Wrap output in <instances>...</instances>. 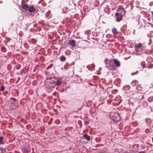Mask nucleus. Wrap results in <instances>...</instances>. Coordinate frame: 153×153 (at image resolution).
Returning <instances> with one entry per match:
<instances>
[{"label":"nucleus","mask_w":153,"mask_h":153,"mask_svg":"<svg viewBox=\"0 0 153 153\" xmlns=\"http://www.w3.org/2000/svg\"><path fill=\"white\" fill-rule=\"evenodd\" d=\"M105 62L106 67L111 70H114L117 67H119L120 66V62L116 59L114 60V63L116 65V67L111 64L112 62L111 60H108L107 59H106L105 60Z\"/></svg>","instance_id":"f257e3e1"},{"label":"nucleus","mask_w":153,"mask_h":153,"mask_svg":"<svg viewBox=\"0 0 153 153\" xmlns=\"http://www.w3.org/2000/svg\"><path fill=\"white\" fill-rule=\"evenodd\" d=\"M111 115L110 118L114 122H117L120 120V116L117 113H112Z\"/></svg>","instance_id":"f03ea898"},{"label":"nucleus","mask_w":153,"mask_h":153,"mask_svg":"<svg viewBox=\"0 0 153 153\" xmlns=\"http://www.w3.org/2000/svg\"><path fill=\"white\" fill-rule=\"evenodd\" d=\"M10 101L11 106L15 107H18V102L15 98L11 97L10 99Z\"/></svg>","instance_id":"7ed1b4c3"},{"label":"nucleus","mask_w":153,"mask_h":153,"mask_svg":"<svg viewBox=\"0 0 153 153\" xmlns=\"http://www.w3.org/2000/svg\"><path fill=\"white\" fill-rule=\"evenodd\" d=\"M117 13H118L123 16L124 15L126 12V11L125 9L121 6L119 7L118 9L117 10Z\"/></svg>","instance_id":"20e7f679"},{"label":"nucleus","mask_w":153,"mask_h":153,"mask_svg":"<svg viewBox=\"0 0 153 153\" xmlns=\"http://www.w3.org/2000/svg\"><path fill=\"white\" fill-rule=\"evenodd\" d=\"M137 52L136 55H140L144 53L146 51L145 47L143 46L138 49V51H136Z\"/></svg>","instance_id":"39448f33"},{"label":"nucleus","mask_w":153,"mask_h":153,"mask_svg":"<svg viewBox=\"0 0 153 153\" xmlns=\"http://www.w3.org/2000/svg\"><path fill=\"white\" fill-rule=\"evenodd\" d=\"M27 10L30 13H36L37 12L36 9L33 5L29 6Z\"/></svg>","instance_id":"423d86ee"},{"label":"nucleus","mask_w":153,"mask_h":153,"mask_svg":"<svg viewBox=\"0 0 153 153\" xmlns=\"http://www.w3.org/2000/svg\"><path fill=\"white\" fill-rule=\"evenodd\" d=\"M143 46V45L140 43H138L135 44L134 46L135 51H138L139 49Z\"/></svg>","instance_id":"0eeeda50"},{"label":"nucleus","mask_w":153,"mask_h":153,"mask_svg":"<svg viewBox=\"0 0 153 153\" xmlns=\"http://www.w3.org/2000/svg\"><path fill=\"white\" fill-rule=\"evenodd\" d=\"M115 15L116 16L117 18V21L118 22H119L121 20L122 17L123 16V15H121L120 14H119V13H115Z\"/></svg>","instance_id":"6e6552de"},{"label":"nucleus","mask_w":153,"mask_h":153,"mask_svg":"<svg viewBox=\"0 0 153 153\" xmlns=\"http://www.w3.org/2000/svg\"><path fill=\"white\" fill-rule=\"evenodd\" d=\"M21 5L23 9L25 10L26 11L27 10L29 6L26 4L24 3L23 1H22Z\"/></svg>","instance_id":"1a4fd4ad"},{"label":"nucleus","mask_w":153,"mask_h":153,"mask_svg":"<svg viewBox=\"0 0 153 153\" xmlns=\"http://www.w3.org/2000/svg\"><path fill=\"white\" fill-rule=\"evenodd\" d=\"M69 44L71 45L73 47H75V42L74 40H70L69 41Z\"/></svg>","instance_id":"9d476101"},{"label":"nucleus","mask_w":153,"mask_h":153,"mask_svg":"<svg viewBox=\"0 0 153 153\" xmlns=\"http://www.w3.org/2000/svg\"><path fill=\"white\" fill-rule=\"evenodd\" d=\"M20 149L23 153H28L29 152V149L25 147H22Z\"/></svg>","instance_id":"9b49d317"},{"label":"nucleus","mask_w":153,"mask_h":153,"mask_svg":"<svg viewBox=\"0 0 153 153\" xmlns=\"http://www.w3.org/2000/svg\"><path fill=\"white\" fill-rule=\"evenodd\" d=\"M83 137L85 139L88 141H89L90 140V137L87 134H84L83 135Z\"/></svg>","instance_id":"f8f14e48"},{"label":"nucleus","mask_w":153,"mask_h":153,"mask_svg":"<svg viewBox=\"0 0 153 153\" xmlns=\"http://www.w3.org/2000/svg\"><path fill=\"white\" fill-rule=\"evenodd\" d=\"M95 67V65L94 64L91 65H88L87 66V68L90 70V69H93Z\"/></svg>","instance_id":"ddd939ff"},{"label":"nucleus","mask_w":153,"mask_h":153,"mask_svg":"<svg viewBox=\"0 0 153 153\" xmlns=\"http://www.w3.org/2000/svg\"><path fill=\"white\" fill-rule=\"evenodd\" d=\"M112 33L114 34H117V29L115 28H114L112 29L111 30Z\"/></svg>","instance_id":"4468645a"},{"label":"nucleus","mask_w":153,"mask_h":153,"mask_svg":"<svg viewBox=\"0 0 153 153\" xmlns=\"http://www.w3.org/2000/svg\"><path fill=\"white\" fill-rule=\"evenodd\" d=\"M3 139L4 138L3 137H0V144H4Z\"/></svg>","instance_id":"2eb2a0df"},{"label":"nucleus","mask_w":153,"mask_h":153,"mask_svg":"<svg viewBox=\"0 0 153 153\" xmlns=\"http://www.w3.org/2000/svg\"><path fill=\"white\" fill-rule=\"evenodd\" d=\"M60 60L61 61H64L66 60V57L62 55L60 56Z\"/></svg>","instance_id":"dca6fc26"},{"label":"nucleus","mask_w":153,"mask_h":153,"mask_svg":"<svg viewBox=\"0 0 153 153\" xmlns=\"http://www.w3.org/2000/svg\"><path fill=\"white\" fill-rule=\"evenodd\" d=\"M62 82L61 81L58 80L55 83V85L59 86L62 83Z\"/></svg>","instance_id":"f3484780"},{"label":"nucleus","mask_w":153,"mask_h":153,"mask_svg":"<svg viewBox=\"0 0 153 153\" xmlns=\"http://www.w3.org/2000/svg\"><path fill=\"white\" fill-rule=\"evenodd\" d=\"M140 64L142 66V68H143V69L146 67V65H145V63L144 61H142L141 62Z\"/></svg>","instance_id":"a211bd4d"},{"label":"nucleus","mask_w":153,"mask_h":153,"mask_svg":"<svg viewBox=\"0 0 153 153\" xmlns=\"http://www.w3.org/2000/svg\"><path fill=\"white\" fill-rule=\"evenodd\" d=\"M5 89V87L4 85H2L0 89V91H4Z\"/></svg>","instance_id":"6ab92c4d"},{"label":"nucleus","mask_w":153,"mask_h":153,"mask_svg":"<svg viewBox=\"0 0 153 153\" xmlns=\"http://www.w3.org/2000/svg\"><path fill=\"white\" fill-rule=\"evenodd\" d=\"M25 70L24 69H22L20 71V74L21 75H22V74L24 73L25 74Z\"/></svg>","instance_id":"aec40b11"},{"label":"nucleus","mask_w":153,"mask_h":153,"mask_svg":"<svg viewBox=\"0 0 153 153\" xmlns=\"http://www.w3.org/2000/svg\"><path fill=\"white\" fill-rule=\"evenodd\" d=\"M0 150L1 151V153H4L5 151L4 150L3 148H0Z\"/></svg>","instance_id":"412c9836"},{"label":"nucleus","mask_w":153,"mask_h":153,"mask_svg":"<svg viewBox=\"0 0 153 153\" xmlns=\"http://www.w3.org/2000/svg\"><path fill=\"white\" fill-rule=\"evenodd\" d=\"M138 71H137L135 73H132L131 75H135V74H137L138 73Z\"/></svg>","instance_id":"4be33fe9"},{"label":"nucleus","mask_w":153,"mask_h":153,"mask_svg":"<svg viewBox=\"0 0 153 153\" xmlns=\"http://www.w3.org/2000/svg\"><path fill=\"white\" fill-rule=\"evenodd\" d=\"M50 83L53 84L55 83L54 81H51L50 82Z\"/></svg>","instance_id":"5701e85b"},{"label":"nucleus","mask_w":153,"mask_h":153,"mask_svg":"<svg viewBox=\"0 0 153 153\" xmlns=\"http://www.w3.org/2000/svg\"><path fill=\"white\" fill-rule=\"evenodd\" d=\"M52 79V77H48L47 78V79H48L49 80H51Z\"/></svg>","instance_id":"b1692460"},{"label":"nucleus","mask_w":153,"mask_h":153,"mask_svg":"<svg viewBox=\"0 0 153 153\" xmlns=\"http://www.w3.org/2000/svg\"><path fill=\"white\" fill-rule=\"evenodd\" d=\"M138 153H145L144 151H140Z\"/></svg>","instance_id":"393cba45"},{"label":"nucleus","mask_w":153,"mask_h":153,"mask_svg":"<svg viewBox=\"0 0 153 153\" xmlns=\"http://www.w3.org/2000/svg\"><path fill=\"white\" fill-rule=\"evenodd\" d=\"M56 86V85H55H55H54L53 86H52V88H55Z\"/></svg>","instance_id":"a878e982"},{"label":"nucleus","mask_w":153,"mask_h":153,"mask_svg":"<svg viewBox=\"0 0 153 153\" xmlns=\"http://www.w3.org/2000/svg\"><path fill=\"white\" fill-rule=\"evenodd\" d=\"M152 141L153 142V137L152 138Z\"/></svg>","instance_id":"bb28decb"},{"label":"nucleus","mask_w":153,"mask_h":153,"mask_svg":"<svg viewBox=\"0 0 153 153\" xmlns=\"http://www.w3.org/2000/svg\"><path fill=\"white\" fill-rule=\"evenodd\" d=\"M85 123L86 124H88V122H86Z\"/></svg>","instance_id":"cd10ccee"},{"label":"nucleus","mask_w":153,"mask_h":153,"mask_svg":"<svg viewBox=\"0 0 153 153\" xmlns=\"http://www.w3.org/2000/svg\"><path fill=\"white\" fill-rule=\"evenodd\" d=\"M2 2L1 1H0V3H2Z\"/></svg>","instance_id":"c85d7f7f"},{"label":"nucleus","mask_w":153,"mask_h":153,"mask_svg":"<svg viewBox=\"0 0 153 153\" xmlns=\"http://www.w3.org/2000/svg\"><path fill=\"white\" fill-rule=\"evenodd\" d=\"M49 68V67H48V68Z\"/></svg>","instance_id":"c756f323"},{"label":"nucleus","mask_w":153,"mask_h":153,"mask_svg":"<svg viewBox=\"0 0 153 153\" xmlns=\"http://www.w3.org/2000/svg\"><path fill=\"white\" fill-rule=\"evenodd\" d=\"M50 66H51V65H50V66H49V67H50Z\"/></svg>","instance_id":"7c9ffc66"},{"label":"nucleus","mask_w":153,"mask_h":153,"mask_svg":"<svg viewBox=\"0 0 153 153\" xmlns=\"http://www.w3.org/2000/svg\"><path fill=\"white\" fill-rule=\"evenodd\" d=\"M50 66H51V65H50V66H49V67H50Z\"/></svg>","instance_id":"2f4dec72"}]
</instances>
